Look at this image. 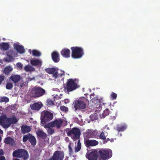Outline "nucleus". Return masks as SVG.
<instances>
[{
    "label": "nucleus",
    "instance_id": "obj_46",
    "mask_svg": "<svg viewBox=\"0 0 160 160\" xmlns=\"http://www.w3.org/2000/svg\"><path fill=\"white\" fill-rule=\"evenodd\" d=\"M103 129L108 130L110 129V128L108 125H107L104 127Z\"/></svg>",
    "mask_w": 160,
    "mask_h": 160
},
{
    "label": "nucleus",
    "instance_id": "obj_18",
    "mask_svg": "<svg viewBox=\"0 0 160 160\" xmlns=\"http://www.w3.org/2000/svg\"><path fill=\"white\" fill-rule=\"evenodd\" d=\"M61 54L63 57L68 58L70 57V50L68 48H63L61 51Z\"/></svg>",
    "mask_w": 160,
    "mask_h": 160
},
{
    "label": "nucleus",
    "instance_id": "obj_2",
    "mask_svg": "<svg viewBox=\"0 0 160 160\" xmlns=\"http://www.w3.org/2000/svg\"><path fill=\"white\" fill-rule=\"evenodd\" d=\"M13 157L20 158L23 160H27L29 157L28 152L24 149H19L14 151L12 153Z\"/></svg>",
    "mask_w": 160,
    "mask_h": 160
},
{
    "label": "nucleus",
    "instance_id": "obj_44",
    "mask_svg": "<svg viewBox=\"0 0 160 160\" xmlns=\"http://www.w3.org/2000/svg\"><path fill=\"white\" fill-rule=\"evenodd\" d=\"M17 66L18 67L21 68H22V64L20 62H18L17 64Z\"/></svg>",
    "mask_w": 160,
    "mask_h": 160
},
{
    "label": "nucleus",
    "instance_id": "obj_7",
    "mask_svg": "<svg viewBox=\"0 0 160 160\" xmlns=\"http://www.w3.org/2000/svg\"><path fill=\"white\" fill-rule=\"evenodd\" d=\"M99 158L102 160L108 159L112 156V151L110 149H104L98 152Z\"/></svg>",
    "mask_w": 160,
    "mask_h": 160
},
{
    "label": "nucleus",
    "instance_id": "obj_11",
    "mask_svg": "<svg viewBox=\"0 0 160 160\" xmlns=\"http://www.w3.org/2000/svg\"><path fill=\"white\" fill-rule=\"evenodd\" d=\"M67 135L71 137L74 141L79 139L81 134L80 131H68Z\"/></svg>",
    "mask_w": 160,
    "mask_h": 160
},
{
    "label": "nucleus",
    "instance_id": "obj_27",
    "mask_svg": "<svg viewBox=\"0 0 160 160\" xmlns=\"http://www.w3.org/2000/svg\"><path fill=\"white\" fill-rule=\"evenodd\" d=\"M24 70L26 72L34 71L35 68L32 66L29 65H27L25 66L24 68Z\"/></svg>",
    "mask_w": 160,
    "mask_h": 160
},
{
    "label": "nucleus",
    "instance_id": "obj_25",
    "mask_svg": "<svg viewBox=\"0 0 160 160\" xmlns=\"http://www.w3.org/2000/svg\"><path fill=\"white\" fill-rule=\"evenodd\" d=\"M9 47V44L8 43L3 42L0 43V48L4 51L7 50Z\"/></svg>",
    "mask_w": 160,
    "mask_h": 160
},
{
    "label": "nucleus",
    "instance_id": "obj_41",
    "mask_svg": "<svg viewBox=\"0 0 160 160\" xmlns=\"http://www.w3.org/2000/svg\"><path fill=\"white\" fill-rule=\"evenodd\" d=\"M110 97L112 100H115L117 97V94L114 92H112L110 94Z\"/></svg>",
    "mask_w": 160,
    "mask_h": 160
},
{
    "label": "nucleus",
    "instance_id": "obj_32",
    "mask_svg": "<svg viewBox=\"0 0 160 160\" xmlns=\"http://www.w3.org/2000/svg\"><path fill=\"white\" fill-rule=\"evenodd\" d=\"M32 55L36 57H40L41 55V52L37 50H32Z\"/></svg>",
    "mask_w": 160,
    "mask_h": 160
},
{
    "label": "nucleus",
    "instance_id": "obj_21",
    "mask_svg": "<svg viewBox=\"0 0 160 160\" xmlns=\"http://www.w3.org/2000/svg\"><path fill=\"white\" fill-rule=\"evenodd\" d=\"M14 48L20 53L22 54L25 52V50L23 46L18 44L15 45L14 46Z\"/></svg>",
    "mask_w": 160,
    "mask_h": 160
},
{
    "label": "nucleus",
    "instance_id": "obj_31",
    "mask_svg": "<svg viewBox=\"0 0 160 160\" xmlns=\"http://www.w3.org/2000/svg\"><path fill=\"white\" fill-rule=\"evenodd\" d=\"M127 128V126L125 124L118 125L117 128V130H125Z\"/></svg>",
    "mask_w": 160,
    "mask_h": 160
},
{
    "label": "nucleus",
    "instance_id": "obj_39",
    "mask_svg": "<svg viewBox=\"0 0 160 160\" xmlns=\"http://www.w3.org/2000/svg\"><path fill=\"white\" fill-rule=\"evenodd\" d=\"M13 84L11 82H8L6 84V88L7 89H10L13 87Z\"/></svg>",
    "mask_w": 160,
    "mask_h": 160
},
{
    "label": "nucleus",
    "instance_id": "obj_8",
    "mask_svg": "<svg viewBox=\"0 0 160 160\" xmlns=\"http://www.w3.org/2000/svg\"><path fill=\"white\" fill-rule=\"evenodd\" d=\"M63 121L62 119H56L51 122H49L44 125V128H49L56 127L57 129H59L62 125Z\"/></svg>",
    "mask_w": 160,
    "mask_h": 160
},
{
    "label": "nucleus",
    "instance_id": "obj_10",
    "mask_svg": "<svg viewBox=\"0 0 160 160\" xmlns=\"http://www.w3.org/2000/svg\"><path fill=\"white\" fill-rule=\"evenodd\" d=\"M64 156L63 151H57L54 152L52 157L49 160H63Z\"/></svg>",
    "mask_w": 160,
    "mask_h": 160
},
{
    "label": "nucleus",
    "instance_id": "obj_36",
    "mask_svg": "<svg viewBox=\"0 0 160 160\" xmlns=\"http://www.w3.org/2000/svg\"><path fill=\"white\" fill-rule=\"evenodd\" d=\"M99 138L101 139L105 140L106 138V136L105 135V133L102 132L101 134L99 135Z\"/></svg>",
    "mask_w": 160,
    "mask_h": 160
},
{
    "label": "nucleus",
    "instance_id": "obj_57",
    "mask_svg": "<svg viewBox=\"0 0 160 160\" xmlns=\"http://www.w3.org/2000/svg\"><path fill=\"white\" fill-rule=\"evenodd\" d=\"M118 131H120V130H119Z\"/></svg>",
    "mask_w": 160,
    "mask_h": 160
},
{
    "label": "nucleus",
    "instance_id": "obj_58",
    "mask_svg": "<svg viewBox=\"0 0 160 160\" xmlns=\"http://www.w3.org/2000/svg\"><path fill=\"white\" fill-rule=\"evenodd\" d=\"M1 130V129H0V130Z\"/></svg>",
    "mask_w": 160,
    "mask_h": 160
},
{
    "label": "nucleus",
    "instance_id": "obj_16",
    "mask_svg": "<svg viewBox=\"0 0 160 160\" xmlns=\"http://www.w3.org/2000/svg\"><path fill=\"white\" fill-rule=\"evenodd\" d=\"M43 106V105L41 102H38L34 103L33 104H31L30 107L32 110L38 111Z\"/></svg>",
    "mask_w": 160,
    "mask_h": 160
},
{
    "label": "nucleus",
    "instance_id": "obj_17",
    "mask_svg": "<svg viewBox=\"0 0 160 160\" xmlns=\"http://www.w3.org/2000/svg\"><path fill=\"white\" fill-rule=\"evenodd\" d=\"M31 64L33 66L41 67L42 65V61L38 59H32L30 61Z\"/></svg>",
    "mask_w": 160,
    "mask_h": 160
},
{
    "label": "nucleus",
    "instance_id": "obj_22",
    "mask_svg": "<svg viewBox=\"0 0 160 160\" xmlns=\"http://www.w3.org/2000/svg\"><path fill=\"white\" fill-rule=\"evenodd\" d=\"M8 119L9 121L8 126V127L10 126L11 124H14L18 122V120L14 116L11 118H8Z\"/></svg>",
    "mask_w": 160,
    "mask_h": 160
},
{
    "label": "nucleus",
    "instance_id": "obj_30",
    "mask_svg": "<svg viewBox=\"0 0 160 160\" xmlns=\"http://www.w3.org/2000/svg\"><path fill=\"white\" fill-rule=\"evenodd\" d=\"M98 131H91V134L89 137H96L99 136V133L97 132Z\"/></svg>",
    "mask_w": 160,
    "mask_h": 160
},
{
    "label": "nucleus",
    "instance_id": "obj_20",
    "mask_svg": "<svg viewBox=\"0 0 160 160\" xmlns=\"http://www.w3.org/2000/svg\"><path fill=\"white\" fill-rule=\"evenodd\" d=\"M9 78L14 83H16L20 80L21 77L19 75L12 74Z\"/></svg>",
    "mask_w": 160,
    "mask_h": 160
},
{
    "label": "nucleus",
    "instance_id": "obj_6",
    "mask_svg": "<svg viewBox=\"0 0 160 160\" xmlns=\"http://www.w3.org/2000/svg\"><path fill=\"white\" fill-rule=\"evenodd\" d=\"M72 57L74 59H78L82 57L84 54L83 49L81 47H73L71 48Z\"/></svg>",
    "mask_w": 160,
    "mask_h": 160
},
{
    "label": "nucleus",
    "instance_id": "obj_26",
    "mask_svg": "<svg viewBox=\"0 0 160 160\" xmlns=\"http://www.w3.org/2000/svg\"><path fill=\"white\" fill-rule=\"evenodd\" d=\"M13 70L12 68L10 66L6 67L3 71V72L5 75H8Z\"/></svg>",
    "mask_w": 160,
    "mask_h": 160
},
{
    "label": "nucleus",
    "instance_id": "obj_43",
    "mask_svg": "<svg viewBox=\"0 0 160 160\" xmlns=\"http://www.w3.org/2000/svg\"><path fill=\"white\" fill-rule=\"evenodd\" d=\"M97 100V102H103V100L102 98H101L100 99H97V98H95L94 99H92V102H94V101H95V100Z\"/></svg>",
    "mask_w": 160,
    "mask_h": 160
},
{
    "label": "nucleus",
    "instance_id": "obj_52",
    "mask_svg": "<svg viewBox=\"0 0 160 160\" xmlns=\"http://www.w3.org/2000/svg\"><path fill=\"white\" fill-rule=\"evenodd\" d=\"M7 55L9 56V57H11L12 55H10V52H9L8 53H7Z\"/></svg>",
    "mask_w": 160,
    "mask_h": 160
},
{
    "label": "nucleus",
    "instance_id": "obj_33",
    "mask_svg": "<svg viewBox=\"0 0 160 160\" xmlns=\"http://www.w3.org/2000/svg\"><path fill=\"white\" fill-rule=\"evenodd\" d=\"M90 118L92 121H94L97 119L98 116L97 113H94L90 116Z\"/></svg>",
    "mask_w": 160,
    "mask_h": 160
},
{
    "label": "nucleus",
    "instance_id": "obj_23",
    "mask_svg": "<svg viewBox=\"0 0 160 160\" xmlns=\"http://www.w3.org/2000/svg\"><path fill=\"white\" fill-rule=\"evenodd\" d=\"M36 133L38 137H40L42 139H45L47 137V134L43 131H37Z\"/></svg>",
    "mask_w": 160,
    "mask_h": 160
},
{
    "label": "nucleus",
    "instance_id": "obj_38",
    "mask_svg": "<svg viewBox=\"0 0 160 160\" xmlns=\"http://www.w3.org/2000/svg\"><path fill=\"white\" fill-rule=\"evenodd\" d=\"M46 102L47 105L51 106L54 105L53 101L50 99L47 100Z\"/></svg>",
    "mask_w": 160,
    "mask_h": 160
},
{
    "label": "nucleus",
    "instance_id": "obj_54",
    "mask_svg": "<svg viewBox=\"0 0 160 160\" xmlns=\"http://www.w3.org/2000/svg\"><path fill=\"white\" fill-rule=\"evenodd\" d=\"M3 133V131H0V133Z\"/></svg>",
    "mask_w": 160,
    "mask_h": 160
},
{
    "label": "nucleus",
    "instance_id": "obj_49",
    "mask_svg": "<svg viewBox=\"0 0 160 160\" xmlns=\"http://www.w3.org/2000/svg\"><path fill=\"white\" fill-rule=\"evenodd\" d=\"M31 131H22V132L23 133H25L30 132Z\"/></svg>",
    "mask_w": 160,
    "mask_h": 160
},
{
    "label": "nucleus",
    "instance_id": "obj_29",
    "mask_svg": "<svg viewBox=\"0 0 160 160\" xmlns=\"http://www.w3.org/2000/svg\"><path fill=\"white\" fill-rule=\"evenodd\" d=\"M81 144L80 142V139H79L77 143V146L75 148V152H79L81 149Z\"/></svg>",
    "mask_w": 160,
    "mask_h": 160
},
{
    "label": "nucleus",
    "instance_id": "obj_53",
    "mask_svg": "<svg viewBox=\"0 0 160 160\" xmlns=\"http://www.w3.org/2000/svg\"><path fill=\"white\" fill-rule=\"evenodd\" d=\"M50 131L51 132V134H52V133H53L54 132V130H53V131Z\"/></svg>",
    "mask_w": 160,
    "mask_h": 160
},
{
    "label": "nucleus",
    "instance_id": "obj_34",
    "mask_svg": "<svg viewBox=\"0 0 160 160\" xmlns=\"http://www.w3.org/2000/svg\"><path fill=\"white\" fill-rule=\"evenodd\" d=\"M30 126L26 125H23L21 127V130H31Z\"/></svg>",
    "mask_w": 160,
    "mask_h": 160
},
{
    "label": "nucleus",
    "instance_id": "obj_55",
    "mask_svg": "<svg viewBox=\"0 0 160 160\" xmlns=\"http://www.w3.org/2000/svg\"><path fill=\"white\" fill-rule=\"evenodd\" d=\"M64 130H69V129L68 128H67V129H65Z\"/></svg>",
    "mask_w": 160,
    "mask_h": 160
},
{
    "label": "nucleus",
    "instance_id": "obj_40",
    "mask_svg": "<svg viewBox=\"0 0 160 160\" xmlns=\"http://www.w3.org/2000/svg\"><path fill=\"white\" fill-rule=\"evenodd\" d=\"M60 109L61 111L63 112H67L68 110V108L65 106H61L60 107Z\"/></svg>",
    "mask_w": 160,
    "mask_h": 160
},
{
    "label": "nucleus",
    "instance_id": "obj_47",
    "mask_svg": "<svg viewBox=\"0 0 160 160\" xmlns=\"http://www.w3.org/2000/svg\"><path fill=\"white\" fill-rule=\"evenodd\" d=\"M0 160H6V158L4 156H0Z\"/></svg>",
    "mask_w": 160,
    "mask_h": 160
},
{
    "label": "nucleus",
    "instance_id": "obj_45",
    "mask_svg": "<svg viewBox=\"0 0 160 160\" xmlns=\"http://www.w3.org/2000/svg\"><path fill=\"white\" fill-rule=\"evenodd\" d=\"M68 147L69 152H72V148L71 147V145H69Z\"/></svg>",
    "mask_w": 160,
    "mask_h": 160
},
{
    "label": "nucleus",
    "instance_id": "obj_14",
    "mask_svg": "<svg viewBox=\"0 0 160 160\" xmlns=\"http://www.w3.org/2000/svg\"><path fill=\"white\" fill-rule=\"evenodd\" d=\"M8 118L5 115H2L0 117V125L4 128L8 127Z\"/></svg>",
    "mask_w": 160,
    "mask_h": 160
},
{
    "label": "nucleus",
    "instance_id": "obj_50",
    "mask_svg": "<svg viewBox=\"0 0 160 160\" xmlns=\"http://www.w3.org/2000/svg\"><path fill=\"white\" fill-rule=\"evenodd\" d=\"M109 140H110V139H109V138H107V140H104V142H103V143H106L107 142H108V141H109Z\"/></svg>",
    "mask_w": 160,
    "mask_h": 160
},
{
    "label": "nucleus",
    "instance_id": "obj_13",
    "mask_svg": "<svg viewBox=\"0 0 160 160\" xmlns=\"http://www.w3.org/2000/svg\"><path fill=\"white\" fill-rule=\"evenodd\" d=\"M84 142L87 147H92L97 145L98 144V142L95 140H89L84 139Z\"/></svg>",
    "mask_w": 160,
    "mask_h": 160
},
{
    "label": "nucleus",
    "instance_id": "obj_3",
    "mask_svg": "<svg viewBox=\"0 0 160 160\" xmlns=\"http://www.w3.org/2000/svg\"><path fill=\"white\" fill-rule=\"evenodd\" d=\"M53 118L52 113L47 110L43 111L41 114V123L42 126H44L46 124L45 123L47 122L51 121Z\"/></svg>",
    "mask_w": 160,
    "mask_h": 160
},
{
    "label": "nucleus",
    "instance_id": "obj_37",
    "mask_svg": "<svg viewBox=\"0 0 160 160\" xmlns=\"http://www.w3.org/2000/svg\"><path fill=\"white\" fill-rule=\"evenodd\" d=\"M5 76L3 74H0V85H1L5 80Z\"/></svg>",
    "mask_w": 160,
    "mask_h": 160
},
{
    "label": "nucleus",
    "instance_id": "obj_5",
    "mask_svg": "<svg viewBox=\"0 0 160 160\" xmlns=\"http://www.w3.org/2000/svg\"><path fill=\"white\" fill-rule=\"evenodd\" d=\"M45 93V90L40 87L35 86L31 90L30 95L33 98H38L42 96Z\"/></svg>",
    "mask_w": 160,
    "mask_h": 160
},
{
    "label": "nucleus",
    "instance_id": "obj_35",
    "mask_svg": "<svg viewBox=\"0 0 160 160\" xmlns=\"http://www.w3.org/2000/svg\"><path fill=\"white\" fill-rule=\"evenodd\" d=\"M9 101V99L8 98L6 97H1L0 99V102H7Z\"/></svg>",
    "mask_w": 160,
    "mask_h": 160
},
{
    "label": "nucleus",
    "instance_id": "obj_1",
    "mask_svg": "<svg viewBox=\"0 0 160 160\" xmlns=\"http://www.w3.org/2000/svg\"><path fill=\"white\" fill-rule=\"evenodd\" d=\"M88 102V100L84 97L81 98L78 100L75 101L73 104L75 111H84Z\"/></svg>",
    "mask_w": 160,
    "mask_h": 160
},
{
    "label": "nucleus",
    "instance_id": "obj_56",
    "mask_svg": "<svg viewBox=\"0 0 160 160\" xmlns=\"http://www.w3.org/2000/svg\"><path fill=\"white\" fill-rule=\"evenodd\" d=\"M113 140H111V142H113Z\"/></svg>",
    "mask_w": 160,
    "mask_h": 160
},
{
    "label": "nucleus",
    "instance_id": "obj_42",
    "mask_svg": "<svg viewBox=\"0 0 160 160\" xmlns=\"http://www.w3.org/2000/svg\"><path fill=\"white\" fill-rule=\"evenodd\" d=\"M91 131H88L84 133V136H85L87 138H92V137H89V136L91 134Z\"/></svg>",
    "mask_w": 160,
    "mask_h": 160
},
{
    "label": "nucleus",
    "instance_id": "obj_19",
    "mask_svg": "<svg viewBox=\"0 0 160 160\" xmlns=\"http://www.w3.org/2000/svg\"><path fill=\"white\" fill-rule=\"evenodd\" d=\"M51 56L54 62L57 63L59 62L60 58L58 52L56 51H54L52 53Z\"/></svg>",
    "mask_w": 160,
    "mask_h": 160
},
{
    "label": "nucleus",
    "instance_id": "obj_24",
    "mask_svg": "<svg viewBox=\"0 0 160 160\" xmlns=\"http://www.w3.org/2000/svg\"><path fill=\"white\" fill-rule=\"evenodd\" d=\"M4 142L7 144H10L12 146L15 143L13 139L10 137H8L6 138L4 140Z\"/></svg>",
    "mask_w": 160,
    "mask_h": 160
},
{
    "label": "nucleus",
    "instance_id": "obj_48",
    "mask_svg": "<svg viewBox=\"0 0 160 160\" xmlns=\"http://www.w3.org/2000/svg\"><path fill=\"white\" fill-rule=\"evenodd\" d=\"M3 155V151L2 149H0V155Z\"/></svg>",
    "mask_w": 160,
    "mask_h": 160
},
{
    "label": "nucleus",
    "instance_id": "obj_9",
    "mask_svg": "<svg viewBox=\"0 0 160 160\" xmlns=\"http://www.w3.org/2000/svg\"><path fill=\"white\" fill-rule=\"evenodd\" d=\"M28 140L32 145L34 146L36 144V138L34 136L30 133L25 135L23 137V141L24 142H26Z\"/></svg>",
    "mask_w": 160,
    "mask_h": 160
},
{
    "label": "nucleus",
    "instance_id": "obj_12",
    "mask_svg": "<svg viewBox=\"0 0 160 160\" xmlns=\"http://www.w3.org/2000/svg\"><path fill=\"white\" fill-rule=\"evenodd\" d=\"M86 157L89 160H97L99 158L98 152L94 150L88 153H86Z\"/></svg>",
    "mask_w": 160,
    "mask_h": 160
},
{
    "label": "nucleus",
    "instance_id": "obj_15",
    "mask_svg": "<svg viewBox=\"0 0 160 160\" xmlns=\"http://www.w3.org/2000/svg\"><path fill=\"white\" fill-rule=\"evenodd\" d=\"M45 71L49 74H52L53 77L55 78H58V70L55 68H48L45 69Z\"/></svg>",
    "mask_w": 160,
    "mask_h": 160
},
{
    "label": "nucleus",
    "instance_id": "obj_28",
    "mask_svg": "<svg viewBox=\"0 0 160 160\" xmlns=\"http://www.w3.org/2000/svg\"><path fill=\"white\" fill-rule=\"evenodd\" d=\"M110 111L108 108L106 109L103 112L102 114L100 115L101 118H104L107 116L109 114Z\"/></svg>",
    "mask_w": 160,
    "mask_h": 160
},
{
    "label": "nucleus",
    "instance_id": "obj_51",
    "mask_svg": "<svg viewBox=\"0 0 160 160\" xmlns=\"http://www.w3.org/2000/svg\"><path fill=\"white\" fill-rule=\"evenodd\" d=\"M71 130H79V129L77 128H73Z\"/></svg>",
    "mask_w": 160,
    "mask_h": 160
},
{
    "label": "nucleus",
    "instance_id": "obj_4",
    "mask_svg": "<svg viewBox=\"0 0 160 160\" xmlns=\"http://www.w3.org/2000/svg\"><path fill=\"white\" fill-rule=\"evenodd\" d=\"M78 80L76 78L69 79L66 82V89L68 92L72 91L77 88L79 86L78 85Z\"/></svg>",
    "mask_w": 160,
    "mask_h": 160
}]
</instances>
